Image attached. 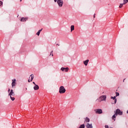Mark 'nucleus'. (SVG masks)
<instances>
[{
    "label": "nucleus",
    "mask_w": 128,
    "mask_h": 128,
    "mask_svg": "<svg viewBox=\"0 0 128 128\" xmlns=\"http://www.w3.org/2000/svg\"><path fill=\"white\" fill-rule=\"evenodd\" d=\"M28 17H26V18L22 17L21 18V19L20 20L22 22H26V20H28Z\"/></svg>",
    "instance_id": "nucleus-8"
},
{
    "label": "nucleus",
    "mask_w": 128,
    "mask_h": 128,
    "mask_svg": "<svg viewBox=\"0 0 128 128\" xmlns=\"http://www.w3.org/2000/svg\"><path fill=\"white\" fill-rule=\"evenodd\" d=\"M116 114H114L112 116V120H116Z\"/></svg>",
    "instance_id": "nucleus-18"
},
{
    "label": "nucleus",
    "mask_w": 128,
    "mask_h": 128,
    "mask_svg": "<svg viewBox=\"0 0 128 128\" xmlns=\"http://www.w3.org/2000/svg\"><path fill=\"white\" fill-rule=\"evenodd\" d=\"M89 62H90V60H86L84 61H83V64H84V66H88Z\"/></svg>",
    "instance_id": "nucleus-9"
},
{
    "label": "nucleus",
    "mask_w": 128,
    "mask_h": 128,
    "mask_svg": "<svg viewBox=\"0 0 128 128\" xmlns=\"http://www.w3.org/2000/svg\"><path fill=\"white\" fill-rule=\"evenodd\" d=\"M119 8H122V6L120 5V6H119Z\"/></svg>",
    "instance_id": "nucleus-27"
},
{
    "label": "nucleus",
    "mask_w": 128,
    "mask_h": 128,
    "mask_svg": "<svg viewBox=\"0 0 128 128\" xmlns=\"http://www.w3.org/2000/svg\"><path fill=\"white\" fill-rule=\"evenodd\" d=\"M56 46H60V44H56Z\"/></svg>",
    "instance_id": "nucleus-32"
},
{
    "label": "nucleus",
    "mask_w": 128,
    "mask_h": 128,
    "mask_svg": "<svg viewBox=\"0 0 128 128\" xmlns=\"http://www.w3.org/2000/svg\"><path fill=\"white\" fill-rule=\"evenodd\" d=\"M34 75L33 74H32L30 76V82H32V80H34Z\"/></svg>",
    "instance_id": "nucleus-15"
},
{
    "label": "nucleus",
    "mask_w": 128,
    "mask_h": 128,
    "mask_svg": "<svg viewBox=\"0 0 128 128\" xmlns=\"http://www.w3.org/2000/svg\"><path fill=\"white\" fill-rule=\"evenodd\" d=\"M116 96H120V93H118V92H116Z\"/></svg>",
    "instance_id": "nucleus-24"
},
{
    "label": "nucleus",
    "mask_w": 128,
    "mask_h": 128,
    "mask_svg": "<svg viewBox=\"0 0 128 128\" xmlns=\"http://www.w3.org/2000/svg\"><path fill=\"white\" fill-rule=\"evenodd\" d=\"M56 2H57V4H58V6H59V8H62V6H64V0H57Z\"/></svg>",
    "instance_id": "nucleus-2"
},
{
    "label": "nucleus",
    "mask_w": 128,
    "mask_h": 128,
    "mask_svg": "<svg viewBox=\"0 0 128 128\" xmlns=\"http://www.w3.org/2000/svg\"><path fill=\"white\" fill-rule=\"evenodd\" d=\"M40 88V87L38 86V85L35 84L34 86V90H38Z\"/></svg>",
    "instance_id": "nucleus-10"
},
{
    "label": "nucleus",
    "mask_w": 128,
    "mask_h": 128,
    "mask_svg": "<svg viewBox=\"0 0 128 128\" xmlns=\"http://www.w3.org/2000/svg\"><path fill=\"white\" fill-rule=\"evenodd\" d=\"M26 90H28V88H26Z\"/></svg>",
    "instance_id": "nucleus-34"
},
{
    "label": "nucleus",
    "mask_w": 128,
    "mask_h": 128,
    "mask_svg": "<svg viewBox=\"0 0 128 128\" xmlns=\"http://www.w3.org/2000/svg\"><path fill=\"white\" fill-rule=\"evenodd\" d=\"M111 98H112V100H114V104H116V96H111Z\"/></svg>",
    "instance_id": "nucleus-11"
},
{
    "label": "nucleus",
    "mask_w": 128,
    "mask_h": 128,
    "mask_svg": "<svg viewBox=\"0 0 128 128\" xmlns=\"http://www.w3.org/2000/svg\"><path fill=\"white\" fill-rule=\"evenodd\" d=\"M54 2H56L58 1V0H54Z\"/></svg>",
    "instance_id": "nucleus-31"
},
{
    "label": "nucleus",
    "mask_w": 128,
    "mask_h": 128,
    "mask_svg": "<svg viewBox=\"0 0 128 128\" xmlns=\"http://www.w3.org/2000/svg\"><path fill=\"white\" fill-rule=\"evenodd\" d=\"M10 90H11L10 89L8 88V92H10Z\"/></svg>",
    "instance_id": "nucleus-28"
},
{
    "label": "nucleus",
    "mask_w": 128,
    "mask_h": 128,
    "mask_svg": "<svg viewBox=\"0 0 128 128\" xmlns=\"http://www.w3.org/2000/svg\"><path fill=\"white\" fill-rule=\"evenodd\" d=\"M124 80H126V79H124V80H123V82H124Z\"/></svg>",
    "instance_id": "nucleus-33"
},
{
    "label": "nucleus",
    "mask_w": 128,
    "mask_h": 128,
    "mask_svg": "<svg viewBox=\"0 0 128 128\" xmlns=\"http://www.w3.org/2000/svg\"><path fill=\"white\" fill-rule=\"evenodd\" d=\"M72 30H74V26L72 25L70 26V32H72Z\"/></svg>",
    "instance_id": "nucleus-14"
},
{
    "label": "nucleus",
    "mask_w": 128,
    "mask_h": 128,
    "mask_svg": "<svg viewBox=\"0 0 128 128\" xmlns=\"http://www.w3.org/2000/svg\"><path fill=\"white\" fill-rule=\"evenodd\" d=\"M98 100L100 102H106V96L104 95H102L99 97L98 99H97L96 100Z\"/></svg>",
    "instance_id": "nucleus-1"
},
{
    "label": "nucleus",
    "mask_w": 128,
    "mask_h": 128,
    "mask_svg": "<svg viewBox=\"0 0 128 128\" xmlns=\"http://www.w3.org/2000/svg\"><path fill=\"white\" fill-rule=\"evenodd\" d=\"M84 120L86 122H90V118L86 117L84 118Z\"/></svg>",
    "instance_id": "nucleus-17"
},
{
    "label": "nucleus",
    "mask_w": 128,
    "mask_h": 128,
    "mask_svg": "<svg viewBox=\"0 0 128 128\" xmlns=\"http://www.w3.org/2000/svg\"><path fill=\"white\" fill-rule=\"evenodd\" d=\"M66 88L64 86H60L59 88V92L60 94H64L66 92Z\"/></svg>",
    "instance_id": "nucleus-3"
},
{
    "label": "nucleus",
    "mask_w": 128,
    "mask_h": 128,
    "mask_svg": "<svg viewBox=\"0 0 128 128\" xmlns=\"http://www.w3.org/2000/svg\"><path fill=\"white\" fill-rule=\"evenodd\" d=\"M10 98L11 100H12V101L14 100H16V98H14V97H12V96H10Z\"/></svg>",
    "instance_id": "nucleus-20"
},
{
    "label": "nucleus",
    "mask_w": 128,
    "mask_h": 128,
    "mask_svg": "<svg viewBox=\"0 0 128 128\" xmlns=\"http://www.w3.org/2000/svg\"><path fill=\"white\" fill-rule=\"evenodd\" d=\"M42 28L38 30V31L36 32V34L38 36H40V32H42Z\"/></svg>",
    "instance_id": "nucleus-16"
},
{
    "label": "nucleus",
    "mask_w": 128,
    "mask_h": 128,
    "mask_svg": "<svg viewBox=\"0 0 128 128\" xmlns=\"http://www.w3.org/2000/svg\"><path fill=\"white\" fill-rule=\"evenodd\" d=\"M128 0H124V3L120 4V6H124V4H128Z\"/></svg>",
    "instance_id": "nucleus-13"
},
{
    "label": "nucleus",
    "mask_w": 128,
    "mask_h": 128,
    "mask_svg": "<svg viewBox=\"0 0 128 128\" xmlns=\"http://www.w3.org/2000/svg\"><path fill=\"white\" fill-rule=\"evenodd\" d=\"M32 84H34V86H36V82H33Z\"/></svg>",
    "instance_id": "nucleus-30"
},
{
    "label": "nucleus",
    "mask_w": 128,
    "mask_h": 128,
    "mask_svg": "<svg viewBox=\"0 0 128 128\" xmlns=\"http://www.w3.org/2000/svg\"><path fill=\"white\" fill-rule=\"evenodd\" d=\"M16 84V79L12 80V87L14 88V86Z\"/></svg>",
    "instance_id": "nucleus-7"
},
{
    "label": "nucleus",
    "mask_w": 128,
    "mask_h": 128,
    "mask_svg": "<svg viewBox=\"0 0 128 128\" xmlns=\"http://www.w3.org/2000/svg\"><path fill=\"white\" fill-rule=\"evenodd\" d=\"M105 128H108V125L105 126Z\"/></svg>",
    "instance_id": "nucleus-26"
},
{
    "label": "nucleus",
    "mask_w": 128,
    "mask_h": 128,
    "mask_svg": "<svg viewBox=\"0 0 128 128\" xmlns=\"http://www.w3.org/2000/svg\"><path fill=\"white\" fill-rule=\"evenodd\" d=\"M14 92L13 90H11L10 92L8 94V96H14Z\"/></svg>",
    "instance_id": "nucleus-6"
},
{
    "label": "nucleus",
    "mask_w": 128,
    "mask_h": 128,
    "mask_svg": "<svg viewBox=\"0 0 128 128\" xmlns=\"http://www.w3.org/2000/svg\"><path fill=\"white\" fill-rule=\"evenodd\" d=\"M128 1V0H127Z\"/></svg>",
    "instance_id": "nucleus-35"
},
{
    "label": "nucleus",
    "mask_w": 128,
    "mask_h": 128,
    "mask_svg": "<svg viewBox=\"0 0 128 128\" xmlns=\"http://www.w3.org/2000/svg\"><path fill=\"white\" fill-rule=\"evenodd\" d=\"M116 116L119 114V116H122V112L120 111V109H117L116 110V113L115 114Z\"/></svg>",
    "instance_id": "nucleus-5"
},
{
    "label": "nucleus",
    "mask_w": 128,
    "mask_h": 128,
    "mask_svg": "<svg viewBox=\"0 0 128 128\" xmlns=\"http://www.w3.org/2000/svg\"><path fill=\"white\" fill-rule=\"evenodd\" d=\"M2 4H4V2H2V1L0 0V6H2Z\"/></svg>",
    "instance_id": "nucleus-22"
},
{
    "label": "nucleus",
    "mask_w": 128,
    "mask_h": 128,
    "mask_svg": "<svg viewBox=\"0 0 128 128\" xmlns=\"http://www.w3.org/2000/svg\"><path fill=\"white\" fill-rule=\"evenodd\" d=\"M68 68H65V70L64 71L66 72H68Z\"/></svg>",
    "instance_id": "nucleus-21"
},
{
    "label": "nucleus",
    "mask_w": 128,
    "mask_h": 128,
    "mask_svg": "<svg viewBox=\"0 0 128 128\" xmlns=\"http://www.w3.org/2000/svg\"><path fill=\"white\" fill-rule=\"evenodd\" d=\"M52 50L50 52V56H54V54H52Z\"/></svg>",
    "instance_id": "nucleus-25"
},
{
    "label": "nucleus",
    "mask_w": 128,
    "mask_h": 128,
    "mask_svg": "<svg viewBox=\"0 0 128 128\" xmlns=\"http://www.w3.org/2000/svg\"><path fill=\"white\" fill-rule=\"evenodd\" d=\"M86 127L87 128H92V124H90L88 123L87 124Z\"/></svg>",
    "instance_id": "nucleus-12"
},
{
    "label": "nucleus",
    "mask_w": 128,
    "mask_h": 128,
    "mask_svg": "<svg viewBox=\"0 0 128 128\" xmlns=\"http://www.w3.org/2000/svg\"><path fill=\"white\" fill-rule=\"evenodd\" d=\"M60 70H62V72H64V70H66L65 68L62 67L61 68Z\"/></svg>",
    "instance_id": "nucleus-23"
},
{
    "label": "nucleus",
    "mask_w": 128,
    "mask_h": 128,
    "mask_svg": "<svg viewBox=\"0 0 128 128\" xmlns=\"http://www.w3.org/2000/svg\"><path fill=\"white\" fill-rule=\"evenodd\" d=\"M32 82V81H30V80H28V82Z\"/></svg>",
    "instance_id": "nucleus-29"
},
{
    "label": "nucleus",
    "mask_w": 128,
    "mask_h": 128,
    "mask_svg": "<svg viewBox=\"0 0 128 128\" xmlns=\"http://www.w3.org/2000/svg\"><path fill=\"white\" fill-rule=\"evenodd\" d=\"M94 112H95L96 114H102V110L100 108L95 109Z\"/></svg>",
    "instance_id": "nucleus-4"
},
{
    "label": "nucleus",
    "mask_w": 128,
    "mask_h": 128,
    "mask_svg": "<svg viewBox=\"0 0 128 128\" xmlns=\"http://www.w3.org/2000/svg\"><path fill=\"white\" fill-rule=\"evenodd\" d=\"M85 128L84 124H81L79 127V128Z\"/></svg>",
    "instance_id": "nucleus-19"
}]
</instances>
